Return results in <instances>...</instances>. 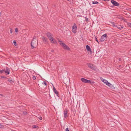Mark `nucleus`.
<instances>
[{
  "label": "nucleus",
  "mask_w": 131,
  "mask_h": 131,
  "mask_svg": "<svg viewBox=\"0 0 131 131\" xmlns=\"http://www.w3.org/2000/svg\"><path fill=\"white\" fill-rule=\"evenodd\" d=\"M38 44L37 40L35 38H34L31 41V48L33 49L35 48Z\"/></svg>",
  "instance_id": "1"
},
{
  "label": "nucleus",
  "mask_w": 131,
  "mask_h": 131,
  "mask_svg": "<svg viewBox=\"0 0 131 131\" xmlns=\"http://www.w3.org/2000/svg\"><path fill=\"white\" fill-rule=\"evenodd\" d=\"M59 41L60 42V45L62 46L63 47L64 49L67 50H69V49L68 47L65 45L62 41L60 40Z\"/></svg>",
  "instance_id": "2"
},
{
  "label": "nucleus",
  "mask_w": 131,
  "mask_h": 131,
  "mask_svg": "<svg viewBox=\"0 0 131 131\" xmlns=\"http://www.w3.org/2000/svg\"><path fill=\"white\" fill-rule=\"evenodd\" d=\"M10 70L9 68L6 67V70H0V73H2L5 72L6 74V75L9 74Z\"/></svg>",
  "instance_id": "3"
},
{
  "label": "nucleus",
  "mask_w": 131,
  "mask_h": 131,
  "mask_svg": "<svg viewBox=\"0 0 131 131\" xmlns=\"http://www.w3.org/2000/svg\"><path fill=\"white\" fill-rule=\"evenodd\" d=\"M107 34H105L103 35L101 38V42H103L104 41H106L107 39Z\"/></svg>",
  "instance_id": "4"
},
{
  "label": "nucleus",
  "mask_w": 131,
  "mask_h": 131,
  "mask_svg": "<svg viewBox=\"0 0 131 131\" xmlns=\"http://www.w3.org/2000/svg\"><path fill=\"white\" fill-rule=\"evenodd\" d=\"M88 68L95 72H98L99 71V69L97 68L96 66H88Z\"/></svg>",
  "instance_id": "5"
},
{
  "label": "nucleus",
  "mask_w": 131,
  "mask_h": 131,
  "mask_svg": "<svg viewBox=\"0 0 131 131\" xmlns=\"http://www.w3.org/2000/svg\"><path fill=\"white\" fill-rule=\"evenodd\" d=\"M77 26L76 24L74 23L73 26L72 27V32L74 33H75L77 32Z\"/></svg>",
  "instance_id": "6"
},
{
  "label": "nucleus",
  "mask_w": 131,
  "mask_h": 131,
  "mask_svg": "<svg viewBox=\"0 0 131 131\" xmlns=\"http://www.w3.org/2000/svg\"><path fill=\"white\" fill-rule=\"evenodd\" d=\"M81 80L84 83H89L90 82L89 80H87L83 78H82L81 79Z\"/></svg>",
  "instance_id": "7"
},
{
  "label": "nucleus",
  "mask_w": 131,
  "mask_h": 131,
  "mask_svg": "<svg viewBox=\"0 0 131 131\" xmlns=\"http://www.w3.org/2000/svg\"><path fill=\"white\" fill-rule=\"evenodd\" d=\"M111 3L114 6H118L119 5V3L116 2L114 0H111Z\"/></svg>",
  "instance_id": "8"
},
{
  "label": "nucleus",
  "mask_w": 131,
  "mask_h": 131,
  "mask_svg": "<svg viewBox=\"0 0 131 131\" xmlns=\"http://www.w3.org/2000/svg\"><path fill=\"white\" fill-rule=\"evenodd\" d=\"M68 110L67 109H66L64 111V117L67 118L68 117L67 115Z\"/></svg>",
  "instance_id": "9"
},
{
  "label": "nucleus",
  "mask_w": 131,
  "mask_h": 131,
  "mask_svg": "<svg viewBox=\"0 0 131 131\" xmlns=\"http://www.w3.org/2000/svg\"><path fill=\"white\" fill-rule=\"evenodd\" d=\"M53 90L54 92L57 95V96L59 97L58 96L59 92L56 90V88L54 86H53Z\"/></svg>",
  "instance_id": "10"
},
{
  "label": "nucleus",
  "mask_w": 131,
  "mask_h": 131,
  "mask_svg": "<svg viewBox=\"0 0 131 131\" xmlns=\"http://www.w3.org/2000/svg\"><path fill=\"white\" fill-rule=\"evenodd\" d=\"M51 43H57V41L56 40L53 39V38H52L51 39H50V40Z\"/></svg>",
  "instance_id": "11"
},
{
  "label": "nucleus",
  "mask_w": 131,
  "mask_h": 131,
  "mask_svg": "<svg viewBox=\"0 0 131 131\" xmlns=\"http://www.w3.org/2000/svg\"><path fill=\"white\" fill-rule=\"evenodd\" d=\"M42 39L43 42L45 43L48 42V40L45 37H42Z\"/></svg>",
  "instance_id": "12"
},
{
  "label": "nucleus",
  "mask_w": 131,
  "mask_h": 131,
  "mask_svg": "<svg viewBox=\"0 0 131 131\" xmlns=\"http://www.w3.org/2000/svg\"><path fill=\"white\" fill-rule=\"evenodd\" d=\"M107 84V85L109 86L110 88H112V89H113L114 88L113 86L110 83L108 82Z\"/></svg>",
  "instance_id": "13"
},
{
  "label": "nucleus",
  "mask_w": 131,
  "mask_h": 131,
  "mask_svg": "<svg viewBox=\"0 0 131 131\" xmlns=\"http://www.w3.org/2000/svg\"><path fill=\"white\" fill-rule=\"evenodd\" d=\"M86 50L88 51L91 52V48L88 45H87L86 46Z\"/></svg>",
  "instance_id": "14"
},
{
  "label": "nucleus",
  "mask_w": 131,
  "mask_h": 131,
  "mask_svg": "<svg viewBox=\"0 0 131 131\" xmlns=\"http://www.w3.org/2000/svg\"><path fill=\"white\" fill-rule=\"evenodd\" d=\"M46 67H44V68L46 69H47V70L49 71L50 69V68H52L51 66H45Z\"/></svg>",
  "instance_id": "15"
},
{
  "label": "nucleus",
  "mask_w": 131,
  "mask_h": 131,
  "mask_svg": "<svg viewBox=\"0 0 131 131\" xmlns=\"http://www.w3.org/2000/svg\"><path fill=\"white\" fill-rule=\"evenodd\" d=\"M102 81L106 85L107 84V83H108V81L105 79H103V80Z\"/></svg>",
  "instance_id": "16"
},
{
  "label": "nucleus",
  "mask_w": 131,
  "mask_h": 131,
  "mask_svg": "<svg viewBox=\"0 0 131 131\" xmlns=\"http://www.w3.org/2000/svg\"><path fill=\"white\" fill-rule=\"evenodd\" d=\"M90 82H89V83L91 85H93L94 84L95 82L93 81H91L89 80Z\"/></svg>",
  "instance_id": "17"
},
{
  "label": "nucleus",
  "mask_w": 131,
  "mask_h": 131,
  "mask_svg": "<svg viewBox=\"0 0 131 131\" xmlns=\"http://www.w3.org/2000/svg\"><path fill=\"white\" fill-rule=\"evenodd\" d=\"M46 35L48 37H49V36H52V35H53L50 32H48L47 33Z\"/></svg>",
  "instance_id": "18"
},
{
  "label": "nucleus",
  "mask_w": 131,
  "mask_h": 131,
  "mask_svg": "<svg viewBox=\"0 0 131 131\" xmlns=\"http://www.w3.org/2000/svg\"><path fill=\"white\" fill-rule=\"evenodd\" d=\"M99 3L97 1H93L92 2V4H98Z\"/></svg>",
  "instance_id": "19"
},
{
  "label": "nucleus",
  "mask_w": 131,
  "mask_h": 131,
  "mask_svg": "<svg viewBox=\"0 0 131 131\" xmlns=\"http://www.w3.org/2000/svg\"><path fill=\"white\" fill-rule=\"evenodd\" d=\"M32 127L33 128H38V127L36 125H33L32 126Z\"/></svg>",
  "instance_id": "20"
},
{
  "label": "nucleus",
  "mask_w": 131,
  "mask_h": 131,
  "mask_svg": "<svg viewBox=\"0 0 131 131\" xmlns=\"http://www.w3.org/2000/svg\"><path fill=\"white\" fill-rule=\"evenodd\" d=\"M53 35H52V36H49V37H48V38L49 39V40H50V39H52V38H53Z\"/></svg>",
  "instance_id": "21"
},
{
  "label": "nucleus",
  "mask_w": 131,
  "mask_h": 131,
  "mask_svg": "<svg viewBox=\"0 0 131 131\" xmlns=\"http://www.w3.org/2000/svg\"><path fill=\"white\" fill-rule=\"evenodd\" d=\"M32 79L34 80H36V77L34 75H33L32 77Z\"/></svg>",
  "instance_id": "22"
},
{
  "label": "nucleus",
  "mask_w": 131,
  "mask_h": 131,
  "mask_svg": "<svg viewBox=\"0 0 131 131\" xmlns=\"http://www.w3.org/2000/svg\"><path fill=\"white\" fill-rule=\"evenodd\" d=\"M128 26L130 28H131V23H129L128 24Z\"/></svg>",
  "instance_id": "23"
},
{
  "label": "nucleus",
  "mask_w": 131,
  "mask_h": 131,
  "mask_svg": "<svg viewBox=\"0 0 131 131\" xmlns=\"http://www.w3.org/2000/svg\"><path fill=\"white\" fill-rule=\"evenodd\" d=\"M1 77L2 78H4L5 79H6L7 78V77H6L4 76H2Z\"/></svg>",
  "instance_id": "24"
},
{
  "label": "nucleus",
  "mask_w": 131,
  "mask_h": 131,
  "mask_svg": "<svg viewBox=\"0 0 131 131\" xmlns=\"http://www.w3.org/2000/svg\"><path fill=\"white\" fill-rule=\"evenodd\" d=\"M13 43L15 45V46L16 45V42L15 40H14L13 41Z\"/></svg>",
  "instance_id": "25"
},
{
  "label": "nucleus",
  "mask_w": 131,
  "mask_h": 131,
  "mask_svg": "<svg viewBox=\"0 0 131 131\" xmlns=\"http://www.w3.org/2000/svg\"><path fill=\"white\" fill-rule=\"evenodd\" d=\"M18 29L17 28H16L15 29V32H18Z\"/></svg>",
  "instance_id": "26"
},
{
  "label": "nucleus",
  "mask_w": 131,
  "mask_h": 131,
  "mask_svg": "<svg viewBox=\"0 0 131 131\" xmlns=\"http://www.w3.org/2000/svg\"><path fill=\"white\" fill-rule=\"evenodd\" d=\"M27 114V112H23V114L24 115H26Z\"/></svg>",
  "instance_id": "27"
},
{
  "label": "nucleus",
  "mask_w": 131,
  "mask_h": 131,
  "mask_svg": "<svg viewBox=\"0 0 131 131\" xmlns=\"http://www.w3.org/2000/svg\"><path fill=\"white\" fill-rule=\"evenodd\" d=\"M43 83H44V84L45 85H47V84L45 81H43Z\"/></svg>",
  "instance_id": "28"
},
{
  "label": "nucleus",
  "mask_w": 131,
  "mask_h": 131,
  "mask_svg": "<svg viewBox=\"0 0 131 131\" xmlns=\"http://www.w3.org/2000/svg\"><path fill=\"white\" fill-rule=\"evenodd\" d=\"M65 131H69L68 128H66L65 129Z\"/></svg>",
  "instance_id": "29"
},
{
  "label": "nucleus",
  "mask_w": 131,
  "mask_h": 131,
  "mask_svg": "<svg viewBox=\"0 0 131 131\" xmlns=\"http://www.w3.org/2000/svg\"><path fill=\"white\" fill-rule=\"evenodd\" d=\"M39 118L40 120H42V117L41 116H40L39 117Z\"/></svg>",
  "instance_id": "30"
},
{
  "label": "nucleus",
  "mask_w": 131,
  "mask_h": 131,
  "mask_svg": "<svg viewBox=\"0 0 131 131\" xmlns=\"http://www.w3.org/2000/svg\"><path fill=\"white\" fill-rule=\"evenodd\" d=\"M8 81L10 82L11 81H12V80H10V79H8Z\"/></svg>",
  "instance_id": "31"
},
{
  "label": "nucleus",
  "mask_w": 131,
  "mask_h": 131,
  "mask_svg": "<svg viewBox=\"0 0 131 131\" xmlns=\"http://www.w3.org/2000/svg\"><path fill=\"white\" fill-rule=\"evenodd\" d=\"M95 40L97 41L98 43H99V42L97 40V39L96 38V37L95 38Z\"/></svg>",
  "instance_id": "32"
},
{
  "label": "nucleus",
  "mask_w": 131,
  "mask_h": 131,
  "mask_svg": "<svg viewBox=\"0 0 131 131\" xmlns=\"http://www.w3.org/2000/svg\"><path fill=\"white\" fill-rule=\"evenodd\" d=\"M123 28V27H121V28H119L118 29H121L122 28Z\"/></svg>",
  "instance_id": "33"
},
{
  "label": "nucleus",
  "mask_w": 131,
  "mask_h": 131,
  "mask_svg": "<svg viewBox=\"0 0 131 131\" xmlns=\"http://www.w3.org/2000/svg\"><path fill=\"white\" fill-rule=\"evenodd\" d=\"M10 33L12 34V29H11L10 30Z\"/></svg>",
  "instance_id": "34"
},
{
  "label": "nucleus",
  "mask_w": 131,
  "mask_h": 131,
  "mask_svg": "<svg viewBox=\"0 0 131 131\" xmlns=\"http://www.w3.org/2000/svg\"><path fill=\"white\" fill-rule=\"evenodd\" d=\"M85 19L86 20V21H88V18H85Z\"/></svg>",
  "instance_id": "35"
},
{
  "label": "nucleus",
  "mask_w": 131,
  "mask_h": 131,
  "mask_svg": "<svg viewBox=\"0 0 131 131\" xmlns=\"http://www.w3.org/2000/svg\"><path fill=\"white\" fill-rule=\"evenodd\" d=\"M118 60L119 61H120L121 60V59L120 58H119L118 59Z\"/></svg>",
  "instance_id": "36"
},
{
  "label": "nucleus",
  "mask_w": 131,
  "mask_h": 131,
  "mask_svg": "<svg viewBox=\"0 0 131 131\" xmlns=\"http://www.w3.org/2000/svg\"><path fill=\"white\" fill-rule=\"evenodd\" d=\"M127 67H128L127 68H130V69H131V68H130V67H129V66H127Z\"/></svg>",
  "instance_id": "37"
},
{
  "label": "nucleus",
  "mask_w": 131,
  "mask_h": 131,
  "mask_svg": "<svg viewBox=\"0 0 131 131\" xmlns=\"http://www.w3.org/2000/svg\"><path fill=\"white\" fill-rule=\"evenodd\" d=\"M0 96H3V95H2V94H0Z\"/></svg>",
  "instance_id": "38"
},
{
  "label": "nucleus",
  "mask_w": 131,
  "mask_h": 131,
  "mask_svg": "<svg viewBox=\"0 0 131 131\" xmlns=\"http://www.w3.org/2000/svg\"><path fill=\"white\" fill-rule=\"evenodd\" d=\"M51 51V52H53L54 51V50H52Z\"/></svg>",
  "instance_id": "39"
},
{
  "label": "nucleus",
  "mask_w": 131,
  "mask_h": 131,
  "mask_svg": "<svg viewBox=\"0 0 131 131\" xmlns=\"http://www.w3.org/2000/svg\"><path fill=\"white\" fill-rule=\"evenodd\" d=\"M11 131H16L15 130H12Z\"/></svg>",
  "instance_id": "40"
},
{
  "label": "nucleus",
  "mask_w": 131,
  "mask_h": 131,
  "mask_svg": "<svg viewBox=\"0 0 131 131\" xmlns=\"http://www.w3.org/2000/svg\"><path fill=\"white\" fill-rule=\"evenodd\" d=\"M2 126V125L1 124H0V128L1 127V126Z\"/></svg>",
  "instance_id": "41"
},
{
  "label": "nucleus",
  "mask_w": 131,
  "mask_h": 131,
  "mask_svg": "<svg viewBox=\"0 0 131 131\" xmlns=\"http://www.w3.org/2000/svg\"><path fill=\"white\" fill-rule=\"evenodd\" d=\"M121 66H118V67L120 68V67H121Z\"/></svg>",
  "instance_id": "42"
},
{
  "label": "nucleus",
  "mask_w": 131,
  "mask_h": 131,
  "mask_svg": "<svg viewBox=\"0 0 131 131\" xmlns=\"http://www.w3.org/2000/svg\"><path fill=\"white\" fill-rule=\"evenodd\" d=\"M105 1H107V0H104Z\"/></svg>",
  "instance_id": "43"
},
{
  "label": "nucleus",
  "mask_w": 131,
  "mask_h": 131,
  "mask_svg": "<svg viewBox=\"0 0 131 131\" xmlns=\"http://www.w3.org/2000/svg\"><path fill=\"white\" fill-rule=\"evenodd\" d=\"M110 0H107V1H109Z\"/></svg>",
  "instance_id": "44"
},
{
  "label": "nucleus",
  "mask_w": 131,
  "mask_h": 131,
  "mask_svg": "<svg viewBox=\"0 0 131 131\" xmlns=\"http://www.w3.org/2000/svg\"><path fill=\"white\" fill-rule=\"evenodd\" d=\"M113 26H115V25H113Z\"/></svg>",
  "instance_id": "45"
},
{
  "label": "nucleus",
  "mask_w": 131,
  "mask_h": 131,
  "mask_svg": "<svg viewBox=\"0 0 131 131\" xmlns=\"http://www.w3.org/2000/svg\"><path fill=\"white\" fill-rule=\"evenodd\" d=\"M125 67H127V66H125Z\"/></svg>",
  "instance_id": "46"
},
{
  "label": "nucleus",
  "mask_w": 131,
  "mask_h": 131,
  "mask_svg": "<svg viewBox=\"0 0 131 131\" xmlns=\"http://www.w3.org/2000/svg\"><path fill=\"white\" fill-rule=\"evenodd\" d=\"M68 1H69V0H67Z\"/></svg>",
  "instance_id": "47"
}]
</instances>
